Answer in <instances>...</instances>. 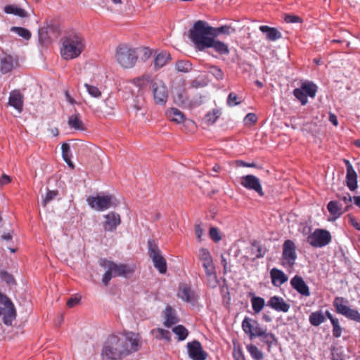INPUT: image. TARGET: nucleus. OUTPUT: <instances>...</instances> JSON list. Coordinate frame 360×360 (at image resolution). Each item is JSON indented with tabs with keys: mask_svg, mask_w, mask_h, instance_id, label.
<instances>
[{
	"mask_svg": "<svg viewBox=\"0 0 360 360\" xmlns=\"http://www.w3.org/2000/svg\"><path fill=\"white\" fill-rule=\"evenodd\" d=\"M139 347L138 335L131 333L124 338L112 335L104 342L101 355L103 360H122L138 351Z\"/></svg>",
	"mask_w": 360,
	"mask_h": 360,
	"instance_id": "nucleus-1",
	"label": "nucleus"
},
{
	"mask_svg": "<svg viewBox=\"0 0 360 360\" xmlns=\"http://www.w3.org/2000/svg\"><path fill=\"white\" fill-rule=\"evenodd\" d=\"M60 54L65 60L77 58L84 50V37L75 32H69L61 39Z\"/></svg>",
	"mask_w": 360,
	"mask_h": 360,
	"instance_id": "nucleus-2",
	"label": "nucleus"
},
{
	"mask_svg": "<svg viewBox=\"0 0 360 360\" xmlns=\"http://www.w3.org/2000/svg\"><path fill=\"white\" fill-rule=\"evenodd\" d=\"M214 27L210 26L206 22L198 20L193 25L190 31V37L195 44L198 49L202 51L206 48L207 44L212 37Z\"/></svg>",
	"mask_w": 360,
	"mask_h": 360,
	"instance_id": "nucleus-3",
	"label": "nucleus"
},
{
	"mask_svg": "<svg viewBox=\"0 0 360 360\" xmlns=\"http://www.w3.org/2000/svg\"><path fill=\"white\" fill-rule=\"evenodd\" d=\"M99 264L101 266L107 269L102 278V282L105 285H108L112 277H126L127 275L132 274L134 271V269L128 264H117L106 259H101Z\"/></svg>",
	"mask_w": 360,
	"mask_h": 360,
	"instance_id": "nucleus-4",
	"label": "nucleus"
},
{
	"mask_svg": "<svg viewBox=\"0 0 360 360\" xmlns=\"http://www.w3.org/2000/svg\"><path fill=\"white\" fill-rule=\"evenodd\" d=\"M338 200H331L327 205V209L330 214V220H336L341 215L349 210L352 207V197L348 193L337 195Z\"/></svg>",
	"mask_w": 360,
	"mask_h": 360,
	"instance_id": "nucleus-5",
	"label": "nucleus"
},
{
	"mask_svg": "<svg viewBox=\"0 0 360 360\" xmlns=\"http://www.w3.org/2000/svg\"><path fill=\"white\" fill-rule=\"evenodd\" d=\"M136 50L127 44L119 45L115 51L116 61L124 68L134 67L137 61Z\"/></svg>",
	"mask_w": 360,
	"mask_h": 360,
	"instance_id": "nucleus-6",
	"label": "nucleus"
},
{
	"mask_svg": "<svg viewBox=\"0 0 360 360\" xmlns=\"http://www.w3.org/2000/svg\"><path fill=\"white\" fill-rule=\"evenodd\" d=\"M348 300L342 297H336L333 300V306L336 311L349 320L360 323V313L348 306Z\"/></svg>",
	"mask_w": 360,
	"mask_h": 360,
	"instance_id": "nucleus-7",
	"label": "nucleus"
},
{
	"mask_svg": "<svg viewBox=\"0 0 360 360\" xmlns=\"http://www.w3.org/2000/svg\"><path fill=\"white\" fill-rule=\"evenodd\" d=\"M86 201L91 208L97 211H103L117 205L115 198L112 195L89 196Z\"/></svg>",
	"mask_w": 360,
	"mask_h": 360,
	"instance_id": "nucleus-8",
	"label": "nucleus"
},
{
	"mask_svg": "<svg viewBox=\"0 0 360 360\" xmlns=\"http://www.w3.org/2000/svg\"><path fill=\"white\" fill-rule=\"evenodd\" d=\"M3 316V322L11 326L16 317V311L11 300L0 292V316Z\"/></svg>",
	"mask_w": 360,
	"mask_h": 360,
	"instance_id": "nucleus-9",
	"label": "nucleus"
},
{
	"mask_svg": "<svg viewBox=\"0 0 360 360\" xmlns=\"http://www.w3.org/2000/svg\"><path fill=\"white\" fill-rule=\"evenodd\" d=\"M297 257L295 243L290 239L285 240L283 244L282 264L284 266L292 267Z\"/></svg>",
	"mask_w": 360,
	"mask_h": 360,
	"instance_id": "nucleus-10",
	"label": "nucleus"
},
{
	"mask_svg": "<svg viewBox=\"0 0 360 360\" xmlns=\"http://www.w3.org/2000/svg\"><path fill=\"white\" fill-rule=\"evenodd\" d=\"M331 241V236L328 231L316 229L307 237L308 243L314 248H323Z\"/></svg>",
	"mask_w": 360,
	"mask_h": 360,
	"instance_id": "nucleus-11",
	"label": "nucleus"
},
{
	"mask_svg": "<svg viewBox=\"0 0 360 360\" xmlns=\"http://www.w3.org/2000/svg\"><path fill=\"white\" fill-rule=\"evenodd\" d=\"M148 255L152 259L154 266L158 270L160 274H165L167 271V263L164 257L158 246L153 244L152 240L148 241Z\"/></svg>",
	"mask_w": 360,
	"mask_h": 360,
	"instance_id": "nucleus-12",
	"label": "nucleus"
},
{
	"mask_svg": "<svg viewBox=\"0 0 360 360\" xmlns=\"http://www.w3.org/2000/svg\"><path fill=\"white\" fill-rule=\"evenodd\" d=\"M242 329L250 340L259 337L265 328L257 320L245 316L241 323Z\"/></svg>",
	"mask_w": 360,
	"mask_h": 360,
	"instance_id": "nucleus-13",
	"label": "nucleus"
},
{
	"mask_svg": "<svg viewBox=\"0 0 360 360\" xmlns=\"http://www.w3.org/2000/svg\"><path fill=\"white\" fill-rule=\"evenodd\" d=\"M150 87L155 102L157 104H165L168 97L167 89L165 83L158 78H154L151 81Z\"/></svg>",
	"mask_w": 360,
	"mask_h": 360,
	"instance_id": "nucleus-14",
	"label": "nucleus"
},
{
	"mask_svg": "<svg viewBox=\"0 0 360 360\" xmlns=\"http://www.w3.org/2000/svg\"><path fill=\"white\" fill-rule=\"evenodd\" d=\"M240 184L248 190L255 191L260 196L264 195V192L262 191L259 179L252 174H248L242 176L240 178Z\"/></svg>",
	"mask_w": 360,
	"mask_h": 360,
	"instance_id": "nucleus-15",
	"label": "nucleus"
},
{
	"mask_svg": "<svg viewBox=\"0 0 360 360\" xmlns=\"http://www.w3.org/2000/svg\"><path fill=\"white\" fill-rule=\"evenodd\" d=\"M187 349L189 357L193 360H205L207 354L202 347L199 341L193 340L187 343Z\"/></svg>",
	"mask_w": 360,
	"mask_h": 360,
	"instance_id": "nucleus-16",
	"label": "nucleus"
},
{
	"mask_svg": "<svg viewBox=\"0 0 360 360\" xmlns=\"http://www.w3.org/2000/svg\"><path fill=\"white\" fill-rule=\"evenodd\" d=\"M103 227L105 231L112 232L121 224V218L119 214L110 212L103 216Z\"/></svg>",
	"mask_w": 360,
	"mask_h": 360,
	"instance_id": "nucleus-17",
	"label": "nucleus"
},
{
	"mask_svg": "<svg viewBox=\"0 0 360 360\" xmlns=\"http://www.w3.org/2000/svg\"><path fill=\"white\" fill-rule=\"evenodd\" d=\"M202 265L207 278L208 285L212 288L216 287L218 282L212 258L207 259L206 262H202Z\"/></svg>",
	"mask_w": 360,
	"mask_h": 360,
	"instance_id": "nucleus-18",
	"label": "nucleus"
},
{
	"mask_svg": "<svg viewBox=\"0 0 360 360\" xmlns=\"http://www.w3.org/2000/svg\"><path fill=\"white\" fill-rule=\"evenodd\" d=\"M344 162L347 169L346 185L351 191H354L358 187L357 174L348 160L345 159Z\"/></svg>",
	"mask_w": 360,
	"mask_h": 360,
	"instance_id": "nucleus-19",
	"label": "nucleus"
},
{
	"mask_svg": "<svg viewBox=\"0 0 360 360\" xmlns=\"http://www.w3.org/2000/svg\"><path fill=\"white\" fill-rule=\"evenodd\" d=\"M266 305L276 311L286 313L289 311L290 305L281 297L274 295L269 298Z\"/></svg>",
	"mask_w": 360,
	"mask_h": 360,
	"instance_id": "nucleus-20",
	"label": "nucleus"
},
{
	"mask_svg": "<svg viewBox=\"0 0 360 360\" xmlns=\"http://www.w3.org/2000/svg\"><path fill=\"white\" fill-rule=\"evenodd\" d=\"M290 285L293 289L304 297L310 296L309 286L306 284L304 279L300 276H295L290 280Z\"/></svg>",
	"mask_w": 360,
	"mask_h": 360,
	"instance_id": "nucleus-21",
	"label": "nucleus"
},
{
	"mask_svg": "<svg viewBox=\"0 0 360 360\" xmlns=\"http://www.w3.org/2000/svg\"><path fill=\"white\" fill-rule=\"evenodd\" d=\"M18 65V60L11 55L0 58V71L2 74L11 72Z\"/></svg>",
	"mask_w": 360,
	"mask_h": 360,
	"instance_id": "nucleus-22",
	"label": "nucleus"
},
{
	"mask_svg": "<svg viewBox=\"0 0 360 360\" xmlns=\"http://www.w3.org/2000/svg\"><path fill=\"white\" fill-rule=\"evenodd\" d=\"M178 297L186 302H193L197 299L195 292L187 284L179 285Z\"/></svg>",
	"mask_w": 360,
	"mask_h": 360,
	"instance_id": "nucleus-23",
	"label": "nucleus"
},
{
	"mask_svg": "<svg viewBox=\"0 0 360 360\" xmlns=\"http://www.w3.org/2000/svg\"><path fill=\"white\" fill-rule=\"evenodd\" d=\"M259 338L261 341L267 346V351L269 352H271L272 347L276 346L278 344V338L271 332H268L266 327Z\"/></svg>",
	"mask_w": 360,
	"mask_h": 360,
	"instance_id": "nucleus-24",
	"label": "nucleus"
},
{
	"mask_svg": "<svg viewBox=\"0 0 360 360\" xmlns=\"http://www.w3.org/2000/svg\"><path fill=\"white\" fill-rule=\"evenodd\" d=\"M272 284L276 287H280L288 281V276L280 269L273 268L270 271Z\"/></svg>",
	"mask_w": 360,
	"mask_h": 360,
	"instance_id": "nucleus-25",
	"label": "nucleus"
},
{
	"mask_svg": "<svg viewBox=\"0 0 360 360\" xmlns=\"http://www.w3.org/2000/svg\"><path fill=\"white\" fill-rule=\"evenodd\" d=\"M171 56L169 52L162 51L158 53L154 59L153 65L155 70L166 65L171 60Z\"/></svg>",
	"mask_w": 360,
	"mask_h": 360,
	"instance_id": "nucleus-26",
	"label": "nucleus"
},
{
	"mask_svg": "<svg viewBox=\"0 0 360 360\" xmlns=\"http://www.w3.org/2000/svg\"><path fill=\"white\" fill-rule=\"evenodd\" d=\"M206 48H213L216 52L222 55H227L229 53L228 45L221 41L214 39L213 37L207 44Z\"/></svg>",
	"mask_w": 360,
	"mask_h": 360,
	"instance_id": "nucleus-27",
	"label": "nucleus"
},
{
	"mask_svg": "<svg viewBox=\"0 0 360 360\" xmlns=\"http://www.w3.org/2000/svg\"><path fill=\"white\" fill-rule=\"evenodd\" d=\"M8 103L18 111L21 112L23 104L22 95L19 91L15 90L11 92Z\"/></svg>",
	"mask_w": 360,
	"mask_h": 360,
	"instance_id": "nucleus-28",
	"label": "nucleus"
},
{
	"mask_svg": "<svg viewBox=\"0 0 360 360\" xmlns=\"http://www.w3.org/2000/svg\"><path fill=\"white\" fill-rule=\"evenodd\" d=\"M259 30L266 34V39L269 41H276L282 37V34L277 29L267 25H261Z\"/></svg>",
	"mask_w": 360,
	"mask_h": 360,
	"instance_id": "nucleus-29",
	"label": "nucleus"
},
{
	"mask_svg": "<svg viewBox=\"0 0 360 360\" xmlns=\"http://www.w3.org/2000/svg\"><path fill=\"white\" fill-rule=\"evenodd\" d=\"M165 322L164 325L167 327H170L178 322V319L176 316L175 310L170 306H167L165 311Z\"/></svg>",
	"mask_w": 360,
	"mask_h": 360,
	"instance_id": "nucleus-30",
	"label": "nucleus"
},
{
	"mask_svg": "<svg viewBox=\"0 0 360 360\" xmlns=\"http://www.w3.org/2000/svg\"><path fill=\"white\" fill-rule=\"evenodd\" d=\"M250 296H252L250 302L252 310L255 314H259L265 306V300L264 298L255 296L253 293L250 292Z\"/></svg>",
	"mask_w": 360,
	"mask_h": 360,
	"instance_id": "nucleus-31",
	"label": "nucleus"
},
{
	"mask_svg": "<svg viewBox=\"0 0 360 360\" xmlns=\"http://www.w3.org/2000/svg\"><path fill=\"white\" fill-rule=\"evenodd\" d=\"M325 321L326 316L321 310L312 312L309 317V321L313 326H319Z\"/></svg>",
	"mask_w": 360,
	"mask_h": 360,
	"instance_id": "nucleus-32",
	"label": "nucleus"
},
{
	"mask_svg": "<svg viewBox=\"0 0 360 360\" xmlns=\"http://www.w3.org/2000/svg\"><path fill=\"white\" fill-rule=\"evenodd\" d=\"M68 125L76 130H84L83 122L80 118L79 113H75L69 117L68 121Z\"/></svg>",
	"mask_w": 360,
	"mask_h": 360,
	"instance_id": "nucleus-33",
	"label": "nucleus"
},
{
	"mask_svg": "<svg viewBox=\"0 0 360 360\" xmlns=\"http://www.w3.org/2000/svg\"><path fill=\"white\" fill-rule=\"evenodd\" d=\"M300 89L307 94V96L314 98L317 91V86L312 82H304Z\"/></svg>",
	"mask_w": 360,
	"mask_h": 360,
	"instance_id": "nucleus-34",
	"label": "nucleus"
},
{
	"mask_svg": "<svg viewBox=\"0 0 360 360\" xmlns=\"http://www.w3.org/2000/svg\"><path fill=\"white\" fill-rule=\"evenodd\" d=\"M167 117L176 123H182L185 117L184 115L176 108H171L170 110L167 111Z\"/></svg>",
	"mask_w": 360,
	"mask_h": 360,
	"instance_id": "nucleus-35",
	"label": "nucleus"
},
{
	"mask_svg": "<svg viewBox=\"0 0 360 360\" xmlns=\"http://www.w3.org/2000/svg\"><path fill=\"white\" fill-rule=\"evenodd\" d=\"M62 156L64 161L68 165V166L73 169L74 164L71 161L72 153L70 150V145L67 143H63L61 146Z\"/></svg>",
	"mask_w": 360,
	"mask_h": 360,
	"instance_id": "nucleus-36",
	"label": "nucleus"
},
{
	"mask_svg": "<svg viewBox=\"0 0 360 360\" xmlns=\"http://www.w3.org/2000/svg\"><path fill=\"white\" fill-rule=\"evenodd\" d=\"M4 11L6 13L13 14L21 18L27 16V13L24 9L18 8L14 5L6 6Z\"/></svg>",
	"mask_w": 360,
	"mask_h": 360,
	"instance_id": "nucleus-37",
	"label": "nucleus"
},
{
	"mask_svg": "<svg viewBox=\"0 0 360 360\" xmlns=\"http://www.w3.org/2000/svg\"><path fill=\"white\" fill-rule=\"evenodd\" d=\"M153 335L158 340H165L167 342L171 340L170 332L163 328H155L151 331Z\"/></svg>",
	"mask_w": 360,
	"mask_h": 360,
	"instance_id": "nucleus-38",
	"label": "nucleus"
},
{
	"mask_svg": "<svg viewBox=\"0 0 360 360\" xmlns=\"http://www.w3.org/2000/svg\"><path fill=\"white\" fill-rule=\"evenodd\" d=\"M246 349L254 360H263L264 354L257 346L250 344L246 346Z\"/></svg>",
	"mask_w": 360,
	"mask_h": 360,
	"instance_id": "nucleus-39",
	"label": "nucleus"
},
{
	"mask_svg": "<svg viewBox=\"0 0 360 360\" xmlns=\"http://www.w3.org/2000/svg\"><path fill=\"white\" fill-rule=\"evenodd\" d=\"M220 115L221 111L219 109H213L205 115L204 117L205 122L208 124H213Z\"/></svg>",
	"mask_w": 360,
	"mask_h": 360,
	"instance_id": "nucleus-40",
	"label": "nucleus"
},
{
	"mask_svg": "<svg viewBox=\"0 0 360 360\" xmlns=\"http://www.w3.org/2000/svg\"><path fill=\"white\" fill-rule=\"evenodd\" d=\"M172 331L177 335L179 341L184 340L188 335V330L182 325H178L174 327Z\"/></svg>",
	"mask_w": 360,
	"mask_h": 360,
	"instance_id": "nucleus-41",
	"label": "nucleus"
},
{
	"mask_svg": "<svg viewBox=\"0 0 360 360\" xmlns=\"http://www.w3.org/2000/svg\"><path fill=\"white\" fill-rule=\"evenodd\" d=\"M11 31L15 32L18 36L22 37L23 39L28 40L31 38L32 34L30 30L26 28L21 27H12L11 28Z\"/></svg>",
	"mask_w": 360,
	"mask_h": 360,
	"instance_id": "nucleus-42",
	"label": "nucleus"
},
{
	"mask_svg": "<svg viewBox=\"0 0 360 360\" xmlns=\"http://www.w3.org/2000/svg\"><path fill=\"white\" fill-rule=\"evenodd\" d=\"M176 69L179 72H188L192 69V65L188 60H179L176 63Z\"/></svg>",
	"mask_w": 360,
	"mask_h": 360,
	"instance_id": "nucleus-43",
	"label": "nucleus"
},
{
	"mask_svg": "<svg viewBox=\"0 0 360 360\" xmlns=\"http://www.w3.org/2000/svg\"><path fill=\"white\" fill-rule=\"evenodd\" d=\"M251 250L252 254L255 255V258H262L266 252V249L264 247L258 245L256 242L252 243Z\"/></svg>",
	"mask_w": 360,
	"mask_h": 360,
	"instance_id": "nucleus-44",
	"label": "nucleus"
},
{
	"mask_svg": "<svg viewBox=\"0 0 360 360\" xmlns=\"http://www.w3.org/2000/svg\"><path fill=\"white\" fill-rule=\"evenodd\" d=\"M293 95L300 101L302 105H305L307 103V96L300 88L295 89L293 90Z\"/></svg>",
	"mask_w": 360,
	"mask_h": 360,
	"instance_id": "nucleus-45",
	"label": "nucleus"
},
{
	"mask_svg": "<svg viewBox=\"0 0 360 360\" xmlns=\"http://www.w3.org/2000/svg\"><path fill=\"white\" fill-rule=\"evenodd\" d=\"M209 72L212 74L217 80H222L224 79V72L218 67L214 65H207Z\"/></svg>",
	"mask_w": 360,
	"mask_h": 360,
	"instance_id": "nucleus-46",
	"label": "nucleus"
},
{
	"mask_svg": "<svg viewBox=\"0 0 360 360\" xmlns=\"http://www.w3.org/2000/svg\"><path fill=\"white\" fill-rule=\"evenodd\" d=\"M84 87L91 96L99 98L101 96V91L97 86L85 83Z\"/></svg>",
	"mask_w": 360,
	"mask_h": 360,
	"instance_id": "nucleus-47",
	"label": "nucleus"
},
{
	"mask_svg": "<svg viewBox=\"0 0 360 360\" xmlns=\"http://www.w3.org/2000/svg\"><path fill=\"white\" fill-rule=\"evenodd\" d=\"M232 31H234V30L229 25H223L217 28L214 27V33H212V37H217L220 34H230Z\"/></svg>",
	"mask_w": 360,
	"mask_h": 360,
	"instance_id": "nucleus-48",
	"label": "nucleus"
},
{
	"mask_svg": "<svg viewBox=\"0 0 360 360\" xmlns=\"http://www.w3.org/2000/svg\"><path fill=\"white\" fill-rule=\"evenodd\" d=\"M58 195V191L49 190L42 201L44 206H46L49 202L53 200Z\"/></svg>",
	"mask_w": 360,
	"mask_h": 360,
	"instance_id": "nucleus-49",
	"label": "nucleus"
},
{
	"mask_svg": "<svg viewBox=\"0 0 360 360\" xmlns=\"http://www.w3.org/2000/svg\"><path fill=\"white\" fill-rule=\"evenodd\" d=\"M333 326V335L335 338H340L342 335V328L340 326L339 321L338 320H333V323H331Z\"/></svg>",
	"mask_w": 360,
	"mask_h": 360,
	"instance_id": "nucleus-50",
	"label": "nucleus"
},
{
	"mask_svg": "<svg viewBox=\"0 0 360 360\" xmlns=\"http://www.w3.org/2000/svg\"><path fill=\"white\" fill-rule=\"evenodd\" d=\"M210 238L214 242H219L221 239L220 232L216 227H211L209 231Z\"/></svg>",
	"mask_w": 360,
	"mask_h": 360,
	"instance_id": "nucleus-51",
	"label": "nucleus"
},
{
	"mask_svg": "<svg viewBox=\"0 0 360 360\" xmlns=\"http://www.w3.org/2000/svg\"><path fill=\"white\" fill-rule=\"evenodd\" d=\"M238 96L235 93L231 92L227 98V105L229 106H235L239 105L241 101H238Z\"/></svg>",
	"mask_w": 360,
	"mask_h": 360,
	"instance_id": "nucleus-52",
	"label": "nucleus"
},
{
	"mask_svg": "<svg viewBox=\"0 0 360 360\" xmlns=\"http://www.w3.org/2000/svg\"><path fill=\"white\" fill-rule=\"evenodd\" d=\"M199 259L202 262H206L207 259H210L212 257L210 251L204 248H201L199 250V254H198Z\"/></svg>",
	"mask_w": 360,
	"mask_h": 360,
	"instance_id": "nucleus-53",
	"label": "nucleus"
},
{
	"mask_svg": "<svg viewBox=\"0 0 360 360\" xmlns=\"http://www.w3.org/2000/svg\"><path fill=\"white\" fill-rule=\"evenodd\" d=\"M350 224L356 230L360 231V223L351 214L347 215Z\"/></svg>",
	"mask_w": 360,
	"mask_h": 360,
	"instance_id": "nucleus-54",
	"label": "nucleus"
},
{
	"mask_svg": "<svg viewBox=\"0 0 360 360\" xmlns=\"http://www.w3.org/2000/svg\"><path fill=\"white\" fill-rule=\"evenodd\" d=\"M1 277L2 280L6 281L8 284L14 283L13 277L11 274H9L8 273H7L6 271H3L1 273Z\"/></svg>",
	"mask_w": 360,
	"mask_h": 360,
	"instance_id": "nucleus-55",
	"label": "nucleus"
},
{
	"mask_svg": "<svg viewBox=\"0 0 360 360\" xmlns=\"http://www.w3.org/2000/svg\"><path fill=\"white\" fill-rule=\"evenodd\" d=\"M104 103H105V106L110 110H106L105 112H107L108 114H110L111 111L112 110V109L114 108L115 103H114L113 100L110 97H108L104 101Z\"/></svg>",
	"mask_w": 360,
	"mask_h": 360,
	"instance_id": "nucleus-56",
	"label": "nucleus"
},
{
	"mask_svg": "<svg viewBox=\"0 0 360 360\" xmlns=\"http://www.w3.org/2000/svg\"><path fill=\"white\" fill-rule=\"evenodd\" d=\"M141 53H142L141 59L143 60H148V58H150V56L152 55L151 50L146 47H144L141 49Z\"/></svg>",
	"mask_w": 360,
	"mask_h": 360,
	"instance_id": "nucleus-57",
	"label": "nucleus"
},
{
	"mask_svg": "<svg viewBox=\"0 0 360 360\" xmlns=\"http://www.w3.org/2000/svg\"><path fill=\"white\" fill-rule=\"evenodd\" d=\"M257 120V116L254 113H248L245 117V123L255 124Z\"/></svg>",
	"mask_w": 360,
	"mask_h": 360,
	"instance_id": "nucleus-58",
	"label": "nucleus"
},
{
	"mask_svg": "<svg viewBox=\"0 0 360 360\" xmlns=\"http://www.w3.org/2000/svg\"><path fill=\"white\" fill-rule=\"evenodd\" d=\"M64 95L66 101L70 104L75 105L77 103L75 99L70 95V92L68 90H65L64 91Z\"/></svg>",
	"mask_w": 360,
	"mask_h": 360,
	"instance_id": "nucleus-59",
	"label": "nucleus"
},
{
	"mask_svg": "<svg viewBox=\"0 0 360 360\" xmlns=\"http://www.w3.org/2000/svg\"><path fill=\"white\" fill-rule=\"evenodd\" d=\"M236 164L238 167H256L255 162L248 163L243 160H237Z\"/></svg>",
	"mask_w": 360,
	"mask_h": 360,
	"instance_id": "nucleus-60",
	"label": "nucleus"
},
{
	"mask_svg": "<svg viewBox=\"0 0 360 360\" xmlns=\"http://www.w3.org/2000/svg\"><path fill=\"white\" fill-rule=\"evenodd\" d=\"M300 18L296 15H288L285 18V22H291V23L297 22L300 21Z\"/></svg>",
	"mask_w": 360,
	"mask_h": 360,
	"instance_id": "nucleus-61",
	"label": "nucleus"
},
{
	"mask_svg": "<svg viewBox=\"0 0 360 360\" xmlns=\"http://www.w3.org/2000/svg\"><path fill=\"white\" fill-rule=\"evenodd\" d=\"M195 234L198 240H201V237L203 234V230L199 224L195 226Z\"/></svg>",
	"mask_w": 360,
	"mask_h": 360,
	"instance_id": "nucleus-62",
	"label": "nucleus"
},
{
	"mask_svg": "<svg viewBox=\"0 0 360 360\" xmlns=\"http://www.w3.org/2000/svg\"><path fill=\"white\" fill-rule=\"evenodd\" d=\"M79 299L77 297H72L67 301V305L68 307L71 308L75 306L77 303H79Z\"/></svg>",
	"mask_w": 360,
	"mask_h": 360,
	"instance_id": "nucleus-63",
	"label": "nucleus"
},
{
	"mask_svg": "<svg viewBox=\"0 0 360 360\" xmlns=\"http://www.w3.org/2000/svg\"><path fill=\"white\" fill-rule=\"evenodd\" d=\"M11 177L6 174H3L0 178V184L6 185L11 182Z\"/></svg>",
	"mask_w": 360,
	"mask_h": 360,
	"instance_id": "nucleus-64",
	"label": "nucleus"
}]
</instances>
